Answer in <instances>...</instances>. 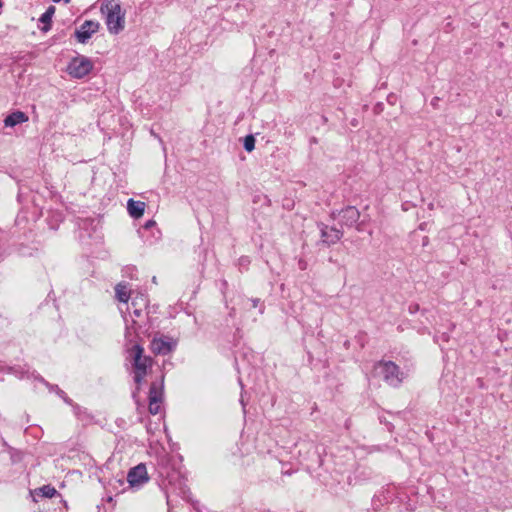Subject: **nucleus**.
<instances>
[{
	"instance_id": "17",
	"label": "nucleus",
	"mask_w": 512,
	"mask_h": 512,
	"mask_svg": "<svg viewBox=\"0 0 512 512\" xmlns=\"http://www.w3.org/2000/svg\"><path fill=\"white\" fill-rule=\"evenodd\" d=\"M255 148V138L253 135H247L244 138V149L247 152L253 151Z\"/></svg>"
},
{
	"instance_id": "25",
	"label": "nucleus",
	"mask_w": 512,
	"mask_h": 512,
	"mask_svg": "<svg viewBox=\"0 0 512 512\" xmlns=\"http://www.w3.org/2000/svg\"><path fill=\"white\" fill-rule=\"evenodd\" d=\"M248 263H249V260H248V258H247V257H242V258L240 259V264H241V265H247Z\"/></svg>"
},
{
	"instance_id": "30",
	"label": "nucleus",
	"mask_w": 512,
	"mask_h": 512,
	"mask_svg": "<svg viewBox=\"0 0 512 512\" xmlns=\"http://www.w3.org/2000/svg\"><path fill=\"white\" fill-rule=\"evenodd\" d=\"M71 0H64L66 4L70 3Z\"/></svg>"
},
{
	"instance_id": "19",
	"label": "nucleus",
	"mask_w": 512,
	"mask_h": 512,
	"mask_svg": "<svg viewBox=\"0 0 512 512\" xmlns=\"http://www.w3.org/2000/svg\"><path fill=\"white\" fill-rule=\"evenodd\" d=\"M155 225H156V222H155L154 220H148V221H147V222L142 226L141 230H142L143 232L148 231V230L152 229L153 227H155Z\"/></svg>"
},
{
	"instance_id": "3",
	"label": "nucleus",
	"mask_w": 512,
	"mask_h": 512,
	"mask_svg": "<svg viewBox=\"0 0 512 512\" xmlns=\"http://www.w3.org/2000/svg\"><path fill=\"white\" fill-rule=\"evenodd\" d=\"M102 12L106 11V25L111 34H118L124 29V13L120 4L115 0H110L101 7Z\"/></svg>"
},
{
	"instance_id": "15",
	"label": "nucleus",
	"mask_w": 512,
	"mask_h": 512,
	"mask_svg": "<svg viewBox=\"0 0 512 512\" xmlns=\"http://www.w3.org/2000/svg\"><path fill=\"white\" fill-rule=\"evenodd\" d=\"M55 13V7L49 6L47 10L41 15L39 21L44 24L42 30L47 32L51 29L52 17Z\"/></svg>"
},
{
	"instance_id": "4",
	"label": "nucleus",
	"mask_w": 512,
	"mask_h": 512,
	"mask_svg": "<svg viewBox=\"0 0 512 512\" xmlns=\"http://www.w3.org/2000/svg\"><path fill=\"white\" fill-rule=\"evenodd\" d=\"M93 69V62L86 56L78 55L68 64L67 71L69 75L76 79L87 76Z\"/></svg>"
},
{
	"instance_id": "28",
	"label": "nucleus",
	"mask_w": 512,
	"mask_h": 512,
	"mask_svg": "<svg viewBox=\"0 0 512 512\" xmlns=\"http://www.w3.org/2000/svg\"><path fill=\"white\" fill-rule=\"evenodd\" d=\"M107 501H112V497L108 496Z\"/></svg>"
},
{
	"instance_id": "13",
	"label": "nucleus",
	"mask_w": 512,
	"mask_h": 512,
	"mask_svg": "<svg viewBox=\"0 0 512 512\" xmlns=\"http://www.w3.org/2000/svg\"><path fill=\"white\" fill-rule=\"evenodd\" d=\"M28 116L22 111H15L9 114L4 119V125L6 127H15L18 124L28 121Z\"/></svg>"
},
{
	"instance_id": "20",
	"label": "nucleus",
	"mask_w": 512,
	"mask_h": 512,
	"mask_svg": "<svg viewBox=\"0 0 512 512\" xmlns=\"http://www.w3.org/2000/svg\"><path fill=\"white\" fill-rule=\"evenodd\" d=\"M143 483L144 482H128V488L135 491L140 489Z\"/></svg>"
},
{
	"instance_id": "6",
	"label": "nucleus",
	"mask_w": 512,
	"mask_h": 512,
	"mask_svg": "<svg viewBox=\"0 0 512 512\" xmlns=\"http://www.w3.org/2000/svg\"><path fill=\"white\" fill-rule=\"evenodd\" d=\"M176 341L167 336H155L151 343L150 349L154 354L158 355H168L172 352L176 347Z\"/></svg>"
},
{
	"instance_id": "29",
	"label": "nucleus",
	"mask_w": 512,
	"mask_h": 512,
	"mask_svg": "<svg viewBox=\"0 0 512 512\" xmlns=\"http://www.w3.org/2000/svg\"><path fill=\"white\" fill-rule=\"evenodd\" d=\"M54 3H59L61 0H52Z\"/></svg>"
},
{
	"instance_id": "2",
	"label": "nucleus",
	"mask_w": 512,
	"mask_h": 512,
	"mask_svg": "<svg viewBox=\"0 0 512 512\" xmlns=\"http://www.w3.org/2000/svg\"><path fill=\"white\" fill-rule=\"evenodd\" d=\"M374 371L386 384L394 388L399 387L405 378L404 372L393 361H378L374 365Z\"/></svg>"
},
{
	"instance_id": "16",
	"label": "nucleus",
	"mask_w": 512,
	"mask_h": 512,
	"mask_svg": "<svg viewBox=\"0 0 512 512\" xmlns=\"http://www.w3.org/2000/svg\"><path fill=\"white\" fill-rule=\"evenodd\" d=\"M115 294L116 298L120 302L127 303L130 298V290L128 289V286L124 283H119L116 285Z\"/></svg>"
},
{
	"instance_id": "26",
	"label": "nucleus",
	"mask_w": 512,
	"mask_h": 512,
	"mask_svg": "<svg viewBox=\"0 0 512 512\" xmlns=\"http://www.w3.org/2000/svg\"><path fill=\"white\" fill-rule=\"evenodd\" d=\"M299 266H300L301 269H305V265H304V263L302 261L299 262Z\"/></svg>"
},
{
	"instance_id": "22",
	"label": "nucleus",
	"mask_w": 512,
	"mask_h": 512,
	"mask_svg": "<svg viewBox=\"0 0 512 512\" xmlns=\"http://www.w3.org/2000/svg\"><path fill=\"white\" fill-rule=\"evenodd\" d=\"M186 478H187V476L185 474L179 472L177 477H175L174 475H171L168 477V480H184Z\"/></svg>"
},
{
	"instance_id": "23",
	"label": "nucleus",
	"mask_w": 512,
	"mask_h": 512,
	"mask_svg": "<svg viewBox=\"0 0 512 512\" xmlns=\"http://www.w3.org/2000/svg\"><path fill=\"white\" fill-rule=\"evenodd\" d=\"M439 339H441V340H442V341H444V342H447V341L449 340V336H448V334H446V333H442L440 337H438V336H435V337H434V340H435L436 342H438V341H439Z\"/></svg>"
},
{
	"instance_id": "12",
	"label": "nucleus",
	"mask_w": 512,
	"mask_h": 512,
	"mask_svg": "<svg viewBox=\"0 0 512 512\" xmlns=\"http://www.w3.org/2000/svg\"><path fill=\"white\" fill-rule=\"evenodd\" d=\"M126 480H149L146 465L140 463L131 468L127 474Z\"/></svg>"
},
{
	"instance_id": "14",
	"label": "nucleus",
	"mask_w": 512,
	"mask_h": 512,
	"mask_svg": "<svg viewBox=\"0 0 512 512\" xmlns=\"http://www.w3.org/2000/svg\"><path fill=\"white\" fill-rule=\"evenodd\" d=\"M145 206V203L142 201L129 199L127 202V209L129 214L136 219L140 218L144 214Z\"/></svg>"
},
{
	"instance_id": "10",
	"label": "nucleus",
	"mask_w": 512,
	"mask_h": 512,
	"mask_svg": "<svg viewBox=\"0 0 512 512\" xmlns=\"http://www.w3.org/2000/svg\"><path fill=\"white\" fill-rule=\"evenodd\" d=\"M56 494H58L57 490L51 485H44L40 488L29 491V495L35 502L38 501V498H52Z\"/></svg>"
},
{
	"instance_id": "7",
	"label": "nucleus",
	"mask_w": 512,
	"mask_h": 512,
	"mask_svg": "<svg viewBox=\"0 0 512 512\" xmlns=\"http://www.w3.org/2000/svg\"><path fill=\"white\" fill-rule=\"evenodd\" d=\"M100 23L93 20H85L75 31L74 35L78 42L86 44L93 34L98 32Z\"/></svg>"
},
{
	"instance_id": "11",
	"label": "nucleus",
	"mask_w": 512,
	"mask_h": 512,
	"mask_svg": "<svg viewBox=\"0 0 512 512\" xmlns=\"http://www.w3.org/2000/svg\"><path fill=\"white\" fill-rule=\"evenodd\" d=\"M37 379H38L41 383H43L46 387H48V389H49L51 392H55L59 397H61V398L64 400V402H65V403H67V404H69V405L73 406V408H74L75 412H77V410L79 409V406H78V405H74V404H73L72 399H70V398L66 395V393L58 387V385H52V384L48 383V382H47L43 377H41V376H38V377H37Z\"/></svg>"
},
{
	"instance_id": "21",
	"label": "nucleus",
	"mask_w": 512,
	"mask_h": 512,
	"mask_svg": "<svg viewBox=\"0 0 512 512\" xmlns=\"http://www.w3.org/2000/svg\"><path fill=\"white\" fill-rule=\"evenodd\" d=\"M420 307L417 303H411L408 307V311L410 314H415L419 311Z\"/></svg>"
},
{
	"instance_id": "8",
	"label": "nucleus",
	"mask_w": 512,
	"mask_h": 512,
	"mask_svg": "<svg viewBox=\"0 0 512 512\" xmlns=\"http://www.w3.org/2000/svg\"><path fill=\"white\" fill-rule=\"evenodd\" d=\"M337 216L340 217L339 223L342 226L352 227L356 224L360 218V212L354 206H347L339 212L333 211L331 217L335 219Z\"/></svg>"
},
{
	"instance_id": "1",
	"label": "nucleus",
	"mask_w": 512,
	"mask_h": 512,
	"mask_svg": "<svg viewBox=\"0 0 512 512\" xmlns=\"http://www.w3.org/2000/svg\"><path fill=\"white\" fill-rule=\"evenodd\" d=\"M128 353L132 360L134 382L140 385L147 375V370L152 364V359L149 356L143 355L144 349L139 344H134L129 348Z\"/></svg>"
},
{
	"instance_id": "27",
	"label": "nucleus",
	"mask_w": 512,
	"mask_h": 512,
	"mask_svg": "<svg viewBox=\"0 0 512 512\" xmlns=\"http://www.w3.org/2000/svg\"><path fill=\"white\" fill-rule=\"evenodd\" d=\"M78 471H72L71 476H74L75 474H78Z\"/></svg>"
},
{
	"instance_id": "9",
	"label": "nucleus",
	"mask_w": 512,
	"mask_h": 512,
	"mask_svg": "<svg viewBox=\"0 0 512 512\" xmlns=\"http://www.w3.org/2000/svg\"><path fill=\"white\" fill-rule=\"evenodd\" d=\"M321 234V240L327 245H333L337 243L342 237L343 232L335 227H329L323 223L318 224Z\"/></svg>"
},
{
	"instance_id": "24",
	"label": "nucleus",
	"mask_w": 512,
	"mask_h": 512,
	"mask_svg": "<svg viewBox=\"0 0 512 512\" xmlns=\"http://www.w3.org/2000/svg\"><path fill=\"white\" fill-rule=\"evenodd\" d=\"M142 313V310L141 309H138V308H134L132 312H130L131 315L135 316V317H139Z\"/></svg>"
},
{
	"instance_id": "18",
	"label": "nucleus",
	"mask_w": 512,
	"mask_h": 512,
	"mask_svg": "<svg viewBox=\"0 0 512 512\" xmlns=\"http://www.w3.org/2000/svg\"><path fill=\"white\" fill-rule=\"evenodd\" d=\"M248 301L251 302V305H252L253 308H256V307L260 306L259 312L261 314L264 312V306L261 303V300L259 298H251V299H248Z\"/></svg>"
},
{
	"instance_id": "5",
	"label": "nucleus",
	"mask_w": 512,
	"mask_h": 512,
	"mask_svg": "<svg viewBox=\"0 0 512 512\" xmlns=\"http://www.w3.org/2000/svg\"><path fill=\"white\" fill-rule=\"evenodd\" d=\"M163 381L162 376L159 382H152L149 389V412L156 415L160 412L163 400Z\"/></svg>"
}]
</instances>
